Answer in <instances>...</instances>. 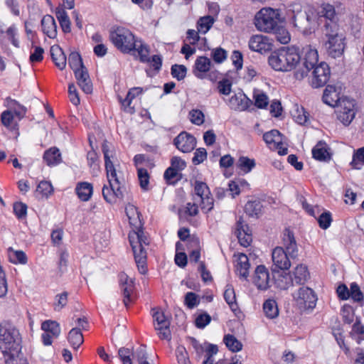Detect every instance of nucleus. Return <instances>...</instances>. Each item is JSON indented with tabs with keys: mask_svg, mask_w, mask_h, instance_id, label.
Masks as SVG:
<instances>
[{
	"mask_svg": "<svg viewBox=\"0 0 364 364\" xmlns=\"http://www.w3.org/2000/svg\"><path fill=\"white\" fill-rule=\"evenodd\" d=\"M322 100L323 103L331 107L337 105V103L340 101V97L336 87L331 85H327L324 90Z\"/></svg>",
	"mask_w": 364,
	"mask_h": 364,
	"instance_id": "26",
	"label": "nucleus"
},
{
	"mask_svg": "<svg viewBox=\"0 0 364 364\" xmlns=\"http://www.w3.org/2000/svg\"><path fill=\"white\" fill-rule=\"evenodd\" d=\"M134 356L139 364H154L148 360V354L145 346H140L134 351Z\"/></svg>",
	"mask_w": 364,
	"mask_h": 364,
	"instance_id": "53",
	"label": "nucleus"
},
{
	"mask_svg": "<svg viewBox=\"0 0 364 364\" xmlns=\"http://www.w3.org/2000/svg\"><path fill=\"white\" fill-rule=\"evenodd\" d=\"M211 66L210 60L205 56L198 57L195 62V75L197 77L204 78V74L210 70Z\"/></svg>",
	"mask_w": 364,
	"mask_h": 364,
	"instance_id": "30",
	"label": "nucleus"
},
{
	"mask_svg": "<svg viewBox=\"0 0 364 364\" xmlns=\"http://www.w3.org/2000/svg\"><path fill=\"white\" fill-rule=\"evenodd\" d=\"M272 44L269 39L262 35L252 36L249 41V48L253 51L260 53L272 50Z\"/></svg>",
	"mask_w": 364,
	"mask_h": 364,
	"instance_id": "19",
	"label": "nucleus"
},
{
	"mask_svg": "<svg viewBox=\"0 0 364 364\" xmlns=\"http://www.w3.org/2000/svg\"><path fill=\"white\" fill-rule=\"evenodd\" d=\"M273 274V279L274 280L275 284L277 286L278 288L280 289H287L291 286H293V282H292V276L289 274H279L278 277L276 278V273Z\"/></svg>",
	"mask_w": 364,
	"mask_h": 364,
	"instance_id": "39",
	"label": "nucleus"
},
{
	"mask_svg": "<svg viewBox=\"0 0 364 364\" xmlns=\"http://www.w3.org/2000/svg\"><path fill=\"white\" fill-rule=\"evenodd\" d=\"M350 335L351 337L357 336L356 341L358 344H360L362 341H364V324L362 323L360 317H356L355 321L352 326Z\"/></svg>",
	"mask_w": 364,
	"mask_h": 364,
	"instance_id": "40",
	"label": "nucleus"
},
{
	"mask_svg": "<svg viewBox=\"0 0 364 364\" xmlns=\"http://www.w3.org/2000/svg\"><path fill=\"white\" fill-rule=\"evenodd\" d=\"M328 145L322 141H318L312 149L313 157L320 161H328L331 159V154L329 152Z\"/></svg>",
	"mask_w": 364,
	"mask_h": 364,
	"instance_id": "24",
	"label": "nucleus"
},
{
	"mask_svg": "<svg viewBox=\"0 0 364 364\" xmlns=\"http://www.w3.org/2000/svg\"><path fill=\"white\" fill-rule=\"evenodd\" d=\"M68 341L73 349H77L84 342L80 328H73L68 333Z\"/></svg>",
	"mask_w": 364,
	"mask_h": 364,
	"instance_id": "36",
	"label": "nucleus"
},
{
	"mask_svg": "<svg viewBox=\"0 0 364 364\" xmlns=\"http://www.w3.org/2000/svg\"><path fill=\"white\" fill-rule=\"evenodd\" d=\"M350 165L354 169H361L364 165V147L359 148L354 153Z\"/></svg>",
	"mask_w": 364,
	"mask_h": 364,
	"instance_id": "48",
	"label": "nucleus"
},
{
	"mask_svg": "<svg viewBox=\"0 0 364 364\" xmlns=\"http://www.w3.org/2000/svg\"><path fill=\"white\" fill-rule=\"evenodd\" d=\"M151 311L154 328L159 337L161 339L169 340L171 336L169 319L160 309H152Z\"/></svg>",
	"mask_w": 364,
	"mask_h": 364,
	"instance_id": "12",
	"label": "nucleus"
},
{
	"mask_svg": "<svg viewBox=\"0 0 364 364\" xmlns=\"http://www.w3.org/2000/svg\"><path fill=\"white\" fill-rule=\"evenodd\" d=\"M198 207L196 203H188L186 204V208L183 211V220H186L187 222H188L191 225H192L194 227H197L199 225L198 220L196 218H188V217H193L198 214Z\"/></svg>",
	"mask_w": 364,
	"mask_h": 364,
	"instance_id": "34",
	"label": "nucleus"
},
{
	"mask_svg": "<svg viewBox=\"0 0 364 364\" xmlns=\"http://www.w3.org/2000/svg\"><path fill=\"white\" fill-rule=\"evenodd\" d=\"M263 311L269 318H274L279 316L277 303L274 299H267L263 304Z\"/></svg>",
	"mask_w": 364,
	"mask_h": 364,
	"instance_id": "38",
	"label": "nucleus"
},
{
	"mask_svg": "<svg viewBox=\"0 0 364 364\" xmlns=\"http://www.w3.org/2000/svg\"><path fill=\"white\" fill-rule=\"evenodd\" d=\"M190 121L196 125H201L204 122V114L199 109H193L189 112Z\"/></svg>",
	"mask_w": 364,
	"mask_h": 364,
	"instance_id": "64",
	"label": "nucleus"
},
{
	"mask_svg": "<svg viewBox=\"0 0 364 364\" xmlns=\"http://www.w3.org/2000/svg\"><path fill=\"white\" fill-rule=\"evenodd\" d=\"M223 342L226 347L232 352L240 351L242 348V343L233 335L227 334L224 336Z\"/></svg>",
	"mask_w": 364,
	"mask_h": 364,
	"instance_id": "43",
	"label": "nucleus"
},
{
	"mask_svg": "<svg viewBox=\"0 0 364 364\" xmlns=\"http://www.w3.org/2000/svg\"><path fill=\"white\" fill-rule=\"evenodd\" d=\"M252 282L258 289L266 290L269 287V273L264 265L261 264L256 267Z\"/></svg>",
	"mask_w": 364,
	"mask_h": 364,
	"instance_id": "18",
	"label": "nucleus"
},
{
	"mask_svg": "<svg viewBox=\"0 0 364 364\" xmlns=\"http://www.w3.org/2000/svg\"><path fill=\"white\" fill-rule=\"evenodd\" d=\"M317 220L319 227L323 230H326L330 227L332 222L331 213L329 211L323 212L319 215Z\"/></svg>",
	"mask_w": 364,
	"mask_h": 364,
	"instance_id": "63",
	"label": "nucleus"
},
{
	"mask_svg": "<svg viewBox=\"0 0 364 364\" xmlns=\"http://www.w3.org/2000/svg\"><path fill=\"white\" fill-rule=\"evenodd\" d=\"M126 213L132 230L129 234V240L132 248L135 262L139 272L145 274L147 272L146 251L145 247L149 245V238L141 230V221L136 208L129 205L126 207Z\"/></svg>",
	"mask_w": 364,
	"mask_h": 364,
	"instance_id": "1",
	"label": "nucleus"
},
{
	"mask_svg": "<svg viewBox=\"0 0 364 364\" xmlns=\"http://www.w3.org/2000/svg\"><path fill=\"white\" fill-rule=\"evenodd\" d=\"M119 285L123 295V303L126 307H128L134 300L132 296L134 289V280L126 274L121 273L119 274Z\"/></svg>",
	"mask_w": 364,
	"mask_h": 364,
	"instance_id": "16",
	"label": "nucleus"
},
{
	"mask_svg": "<svg viewBox=\"0 0 364 364\" xmlns=\"http://www.w3.org/2000/svg\"><path fill=\"white\" fill-rule=\"evenodd\" d=\"M73 72L77 84L82 90L86 94H90L92 92V84L87 68L83 67Z\"/></svg>",
	"mask_w": 364,
	"mask_h": 364,
	"instance_id": "21",
	"label": "nucleus"
},
{
	"mask_svg": "<svg viewBox=\"0 0 364 364\" xmlns=\"http://www.w3.org/2000/svg\"><path fill=\"white\" fill-rule=\"evenodd\" d=\"M137 176L141 188L147 191L149 190L150 176L144 168H137Z\"/></svg>",
	"mask_w": 364,
	"mask_h": 364,
	"instance_id": "47",
	"label": "nucleus"
},
{
	"mask_svg": "<svg viewBox=\"0 0 364 364\" xmlns=\"http://www.w3.org/2000/svg\"><path fill=\"white\" fill-rule=\"evenodd\" d=\"M75 192L82 201H88L93 193V186L88 182H79L76 186Z\"/></svg>",
	"mask_w": 364,
	"mask_h": 364,
	"instance_id": "29",
	"label": "nucleus"
},
{
	"mask_svg": "<svg viewBox=\"0 0 364 364\" xmlns=\"http://www.w3.org/2000/svg\"><path fill=\"white\" fill-rule=\"evenodd\" d=\"M263 139L270 148L282 145V134L277 129H272L263 134Z\"/></svg>",
	"mask_w": 364,
	"mask_h": 364,
	"instance_id": "31",
	"label": "nucleus"
},
{
	"mask_svg": "<svg viewBox=\"0 0 364 364\" xmlns=\"http://www.w3.org/2000/svg\"><path fill=\"white\" fill-rule=\"evenodd\" d=\"M302 50L304 53V69L299 70L295 73V77L298 80H301L306 76L308 73L318 65V52L316 49L312 48L311 46H306Z\"/></svg>",
	"mask_w": 364,
	"mask_h": 364,
	"instance_id": "13",
	"label": "nucleus"
},
{
	"mask_svg": "<svg viewBox=\"0 0 364 364\" xmlns=\"http://www.w3.org/2000/svg\"><path fill=\"white\" fill-rule=\"evenodd\" d=\"M55 14L63 31L70 33L71 31V23L65 9L62 7H57Z\"/></svg>",
	"mask_w": 364,
	"mask_h": 364,
	"instance_id": "32",
	"label": "nucleus"
},
{
	"mask_svg": "<svg viewBox=\"0 0 364 364\" xmlns=\"http://www.w3.org/2000/svg\"><path fill=\"white\" fill-rule=\"evenodd\" d=\"M255 166V160L247 156L239 157L237 162V167L245 173L250 172Z\"/></svg>",
	"mask_w": 364,
	"mask_h": 364,
	"instance_id": "42",
	"label": "nucleus"
},
{
	"mask_svg": "<svg viewBox=\"0 0 364 364\" xmlns=\"http://www.w3.org/2000/svg\"><path fill=\"white\" fill-rule=\"evenodd\" d=\"M283 242L285 247V252L291 259H295L298 255V248L294 232L289 228H286L284 232Z\"/></svg>",
	"mask_w": 364,
	"mask_h": 364,
	"instance_id": "22",
	"label": "nucleus"
},
{
	"mask_svg": "<svg viewBox=\"0 0 364 364\" xmlns=\"http://www.w3.org/2000/svg\"><path fill=\"white\" fill-rule=\"evenodd\" d=\"M250 267V264L247 256L245 254L240 253L238 255L236 265V272L240 278L245 280L247 279Z\"/></svg>",
	"mask_w": 364,
	"mask_h": 364,
	"instance_id": "27",
	"label": "nucleus"
},
{
	"mask_svg": "<svg viewBox=\"0 0 364 364\" xmlns=\"http://www.w3.org/2000/svg\"><path fill=\"white\" fill-rule=\"evenodd\" d=\"M321 14V16L326 19L323 29H327L329 27L328 26H332L333 24L338 25L336 9L333 5L329 4H322Z\"/></svg>",
	"mask_w": 364,
	"mask_h": 364,
	"instance_id": "23",
	"label": "nucleus"
},
{
	"mask_svg": "<svg viewBox=\"0 0 364 364\" xmlns=\"http://www.w3.org/2000/svg\"><path fill=\"white\" fill-rule=\"evenodd\" d=\"M341 316L343 323L350 324L354 321L355 309L349 304H344L341 309Z\"/></svg>",
	"mask_w": 364,
	"mask_h": 364,
	"instance_id": "46",
	"label": "nucleus"
},
{
	"mask_svg": "<svg viewBox=\"0 0 364 364\" xmlns=\"http://www.w3.org/2000/svg\"><path fill=\"white\" fill-rule=\"evenodd\" d=\"M313 69L311 86L314 88L324 86L328 81L331 75L328 65L325 62H321Z\"/></svg>",
	"mask_w": 364,
	"mask_h": 364,
	"instance_id": "15",
	"label": "nucleus"
},
{
	"mask_svg": "<svg viewBox=\"0 0 364 364\" xmlns=\"http://www.w3.org/2000/svg\"><path fill=\"white\" fill-rule=\"evenodd\" d=\"M235 234L241 245L248 247L252 242V235L247 225L244 224L242 217L236 223Z\"/></svg>",
	"mask_w": 364,
	"mask_h": 364,
	"instance_id": "20",
	"label": "nucleus"
},
{
	"mask_svg": "<svg viewBox=\"0 0 364 364\" xmlns=\"http://www.w3.org/2000/svg\"><path fill=\"white\" fill-rule=\"evenodd\" d=\"M273 33L275 34L277 40L282 44H286L290 41L289 32L286 28L280 25L279 26L278 29H276Z\"/></svg>",
	"mask_w": 364,
	"mask_h": 364,
	"instance_id": "59",
	"label": "nucleus"
},
{
	"mask_svg": "<svg viewBox=\"0 0 364 364\" xmlns=\"http://www.w3.org/2000/svg\"><path fill=\"white\" fill-rule=\"evenodd\" d=\"M9 258L10 262L14 264H24L27 262V257L25 252L21 250H14L9 248Z\"/></svg>",
	"mask_w": 364,
	"mask_h": 364,
	"instance_id": "45",
	"label": "nucleus"
},
{
	"mask_svg": "<svg viewBox=\"0 0 364 364\" xmlns=\"http://www.w3.org/2000/svg\"><path fill=\"white\" fill-rule=\"evenodd\" d=\"M50 55L56 67L63 70L66 66V56L63 49L57 45L50 48Z\"/></svg>",
	"mask_w": 364,
	"mask_h": 364,
	"instance_id": "28",
	"label": "nucleus"
},
{
	"mask_svg": "<svg viewBox=\"0 0 364 364\" xmlns=\"http://www.w3.org/2000/svg\"><path fill=\"white\" fill-rule=\"evenodd\" d=\"M102 150L104 154L105 170L109 183V186L104 185L102 196L107 203H114L117 198L124 197V188L121 186V182L114 166L115 151L114 149L110 148L107 142L103 143Z\"/></svg>",
	"mask_w": 364,
	"mask_h": 364,
	"instance_id": "2",
	"label": "nucleus"
},
{
	"mask_svg": "<svg viewBox=\"0 0 364 364\" xmlns=\"http://www.w3.org/2000/svg\"><path fill=\"white\" fill-rule=\"evenodd\" d=\"M42 31L50 38L57 36V25L51 15H46L41 20Z\"/></svg>",
	"mask_w": 364,
	"mask_h": 364,
	"instance_id": "25",
	"label": "nucleus"
},
{
	"mask_svg": "<svg viewBox=\"0 0 364 364\" xmlns=\"http://www.w3.org/2000/svg\"><path fill=\"white\" fill-rule=\"evenodd\" d=\"M262 205L257 200H249L245 205V212L250 217L259 218L262 215Z\"/></svg>",
	"mask_w": 364,
	"mask_h": 364,
	"instance_id": "37",
	"label": "nucleus"
},
{
	"mask_svg": "<svg viewBox=\"0 0 364 364\" xmlns=\"http://www.w3.org/2000/svg\"><path fill=\"white\" fill-rule=\"evenodd\" d=\"M68 292L64 291L55 296L54 309L55 311H60L63 309L68 303Z\"/></svg>",
	"mask_w": 364,
	"mask_h": 364,
	"instance_id": "62",
	"label": "nucleus"
},
{
	"mask_svg": "<svg viewBox=\"0 0 364 364\" xmlns=\"http://www.w3.org/2000/svg\"><path fill=\"white\" fill-rule=\"evenodd\" d=\"M68 64L73 71L85 67L83 65L80 55L77 52H73L70 54L68 58Z\"/></svg>",
	"mask_w": 364,
	"mask_h": 364,
	"instance_id": "51",
	"label": "nucleus"
},
{
	"mask_svg": "<svg viewBox=\"0 0 364 364\" xmlns=\"http://www.w3.org/2000/svg\"><path fill=\"white\" fill-rule=\"evenodd\" d=\"M134 50L137 52L141 62L148 63L149 68L146 70L148 76L153 77L159 72L162 65V58L159 55L149 57L150 49L149 46L143 43L141 40L137 39Z\"/></svg>",
	"mask_w": 364,
	"mask_h": 364,
	"instance_id": "9",
	"label": "nucleus"
},
{
	"mask_svg": "<svg viewBox=\"0 0 364 364\" xmlns=\"http://www.w3.org/2000/svg\"><path fill=\"white\" fill-rule=\"evenodd\" d=\"M308 269L303 264L297 265L293 272L292 282L294 285L304 284L309 277Z\"/></svg>",
	"mask_w": 364,
	"mask_h": 364,
	"instance_id": "33",
	"label": "nucleus"
},
{
	"mask_svg": "<svg viewBox=\"0 0 364 364\" xmlns=\"http://www.w3.org/2000/svg\"><path fill=\"white\" fill-rule=\"evenodd\" d=\"M300 60L299 48L291 46L272 52L268 58V63L276 71L288 72L294 69Z\"/></svg>",
	"mask_w": 364,
	"mask_h": 364,
	"instance_id": "4",
	"label": "nucleus"
},
{
	"mask_svg": "<svg viewBox=\"0 0 364 364\" xmlns=\"http://www.w3.org/2000/svg\"><path fill=\"white\" fill-rule=\"evenodd\" d=\"M214 21V18L209 15L200 17L197 22L198 32L206 33L213 26Z\"/></svg>",
	"mask_w": 364,
	"mask_h": 364,
	"instance_id": "44",
	"label": "nucleus"
},
{
	"mask_svg": "<svg viewBox=\"0 0 364 364\" xmlns=\"http://www.w3.org/2000/svg\"><path fill=\"white\" fill-rule=\"evenodd\" d=\"M328 26L327 29H323L326 52L333 58L341 57L346 48V38L339 32V25L333 24Z\"/></svg>",
	"mask_w": 364,
	"mask_h": 364,
	"instance_id": "5",
	"label": "nucleus"
},
{
	"mask_svg": "<svg viewBox=\"0 0 364 364\" xmlns=\"http://www.w3.org/2000/svg\"><path fill=\"white\" fill-rule=\"evenodd\" d=\"M53 192L52 184L46 181H41L37 188L36 193L41 195L42 197H48Z\"/></svg>",
	"mask_w": 364,
	"mask_h": 364,
	"instance_id": "54",
	"label": "nucleus"
},
{
	"mask_svg": "<svg viewBox=\"0 0 364 364\" xmlns=\"http://www.w3.org/2000/svg\"><path fill=\"white\" fill-rule=\"evenodd\" d=\"M211 321V316L206 312L195 314V326L200 329L204 328Z\"/></svg>",
	"mask_w": 364,
	"mask_h": 364,
	"instance_id": "49",
	"label": "nucleus"
},
{
	"mask_svg": "<svg viewBox=\"0 0 364 364\" xmlns=\"http://www.w3.org/2000/svg\"><path fill=\"white\" fill-rule=\"evenodd\" d=\"M293 297L301 310L313 309L316 306L317 296L309 287H300L293 294Z\"/></svg>",
	"mask_w": 364,
	"mask_h": 364,
	"instance_id": "10",
	"label": "nucleus"
},
{
	"mask_svg": "<svg viewBox=\"0 0 364 364\" xmlns=\"http://www.w3.org/2000/svg\"><path fill=\"white\" fill-rule=\"evenodd\" d=\"M272 258L273 262L272 273L279 274V270H287L291 267L290 259L291 258L283 247H275L272 251Z\"/></svg>",
	"mask_w": 364,
	"mask_h": 364,
	"instance_id": "14",
	"label": "nucleus"
},
{
	"mask_svg": "<svg viewBox=\"0 0 364 364\" xmlns=\"http://www.w3.org/2000/svg\"><path fill=\"white\" fill-rule=\"evenodd\" d=\"M287 16L291 19L294 27L304 35H309L314 32L316 21L314 13L311 10L304 9L299 1L289 3L287 6Z\"/></svg>",
	"mask_w": 364,
	"mask_h": 364,
	"instance_id": "3",
	"label": "nucleus"
},
{
	"mask_svg": "<svg viewBox=\"0 0 364 364\" xmlns=\"http://www.w3.org/2000/svg\"><path fill=\"white\" fill-rule=\"evenodd\" d=\"M224 299L228 304L230 306V309L234 311L235 307L237 306L236 304V298L235 294L233 288L230 286H227L226 289L224 292Z\"/></svg>",
	"mask_w": 364,
	"mask_h": 364,
	"instance_id": "57",
	"label": "nucleus"
},
{
	"mask_svg": "<svg viewBox=\"0 0 364 364\" xmlns=\"http://www.w3.org/2000/svg\"><path fill=\"white\" fill-rule=\"evenodd\" d=\"M0 350L9 357L18 354L21 350L19 333L9 323L0 325Z\"/></svg>",
	"mask_w": 364,
	"mask_h": 364,
	"instance_id": "6",
	"label": "nucleus"
},
{
	"mask_svg": "<svg viewBox=\"0 0 364 364\" xmlns=\"http://www.w3.org/2000/svg\"><path fill=\"white\" fill-rule=\"evenodd\" d=\"M1 121L3 125L9 129H14L16 126L14 115L10 110H6L1 113Z\"/></svg>",
	"mask_w": 364,
	"mask_h": 364,
	"instance_id": "60",
	"label": "nucleus"
},
{
	"mask_svg": "<svg viewBox=\"0 0 364 364\" xmlns=\"http://www.w3.org/2000/svg\"><path fill=\"white\" fill-rule=\"evenodd\" d=\"M350 297L355 302H362L363 301L364 296L360 290V287L355 282H353L350 286Z\"/></svg>",
	"mask_w": 364,
	"mask_h": 364,
	"instance_id": "55",
	"label": "nucleus"
},
{
	"mask_svg": "<svg viewBox=\"0 0 364 364\" xmlns=\"http://www.w3.org/2000/svg\"><path fill=\"white\" fill-rule=\"evenodd\" d=\"M43 159L48 166H55L62 161L60 151L56 147H52L46 151L43 154Z\"/></svg>",
	"mask_w": 364,
	"mask_h": 364,
	"instance_id": "35",
	"label": "nucleus"
},
{
	"mask_svg": "<svg viewBox=\"0 0 364 364\" xmlns=\"http://www.w3.org/2000/svg\"><path fill=\"white\" fill-rule=\"evenodd\" d=\"M356 112L355 101L344 98L340 102L337 110V118L343 125L348 126L355 118Z\"/></svg>",
	"mask_w": 364,
	"mask_h": 364,
	"instance_id": "11",
	"label": "nucleus"
},
{
	"mask_svg": "<svg viewBox=\"0 0 364 364\" xmlns=\"http://www.w3.org/2000/svg\"><path fill=\"white\" fill-rule=\"evenodd\" d=\"M184 303L188 309H193L200 304V298L196 293L190 291L185 295Z\"/></svg>",
	"mask_w": 364,
	"mask_h": 364,
	"instance_id": "58",
	"label": "nucleus"
},
{
	"mask_svg": "<svg viewBox=\"0 0 364 364\" xmlns=\"http://www.w3.org/2000/svg\"><path fill=\"white\" fill-rule=\"evenodd\" d=\"M134 350H132L128 348H120L118 350V356L122 363V364H132L131 356L136 359L134 356Z\"/></svg>",
	"mask_w": 364,
	"mask_h": 364,
	"instance_id": "50",
	"label": "nucleus"
},
{
	"mask_svg": "<svg viewBox=\"0 0 364 364\" xmlns=\"http://www.w3.org/2000/svg\"><path fill=\"white\" fill-rule=\"evenodd\" d=\"M181 161V158L178 156H173L171 159V166L164 173V178L168 185L174 186L181 179V174L178 172Z\"/></svg>",
	"mask_w": 364,
	"mask_h": 364,
	"instance_id": "17",
	"label": "nucleus"
},
{
	"mask_svg": "<svg viewBox=\"0 0 364 364\" xmlns=\"http://www.w3.org/2000/svg\"><path fill=\"white\" fill-rule=\"evenodd\" d=\"M109 38L114 46L123 53L133 51L137 40L129 29L121 26L112 31Z\"/></svg>",
	"mask_w": 364,
	"mask_h": 364,
	"instance_id": "8",
	"label": "nucleus"
},
{
	"mask_svg": "<svg viewBox=\"0 0 364 364\" xmlns=\"http://www.w3.org/2000/svg\"><path fill=\"white\" fill-rule=\"evenodd\" d=\"M183 153L193 151L196 146V139L189 133L183 131Z\"/></svg>",
	"mask_w": 364,
	"mask_h": 364,
	"instance_id": "52",
	"label": "nucleus"
},
{
	"mask_svg": "<svg viewBox=\"0 0 364 364\" xmlns=\"http://www.w3.org/2000/svg\"><path fill=\"white\" fill-rule=\"evenodd\" d=\"M191 246L195 247L189 254V259L191 262L197 263L200 258V252L199 250V241L198 238H193L191 240Z\"/></svg>",
	"mask_w": 364,
	"mask_h": 364,
	"instance_id": "61",
	"label": "nucleus"
},
{
	"mask_svg": "<svg viewBox=\"0 0 364 364\" xmlns=\"http://www.w3.org/2000/svg\"><path fill=\"white\" fill-rule=\"evenodd\" d=\"M41 328L43 331L51 333V336L58 338L60 334V324L55 321L47 320L42 323Z\"/></svg>",
	"mask_w": 364,
	"mask_h": 364,
	"instance_id": "41",
	"label": "nucleus"
},
{
	"mask_svg": "<svg viewBox=\"0 0 364 364\" xmlns=\"http://www.w3.org/2000/svg\"><path fill=\"white\" fill-rule=\"evenodd\" d=\"M193 186L195 193L200 198L211 195L208 185L204 182L196 180Z\"/></svg>",
	"mask_w": 364,
	"mask_h": 364,
	"instance_id": "56",
	"label": "nucleus"
},
{
	"mask_svg": "<svg viewBox=\"0 0 364 364\" xmlns=\"http://www.w3.org/2000/svg\"><path fill=\"white\" fill-rule=\"evenodd\" d=\"M280 22V13L279 9L263 8L257 13L255 17L256 28L266 33H273L278 29Z\"/></svg>",
	"mask_w": 364,
	"mask_h": 364,
	"instance_id": "7",
	"label": "nucleus"
}]
</instances>
